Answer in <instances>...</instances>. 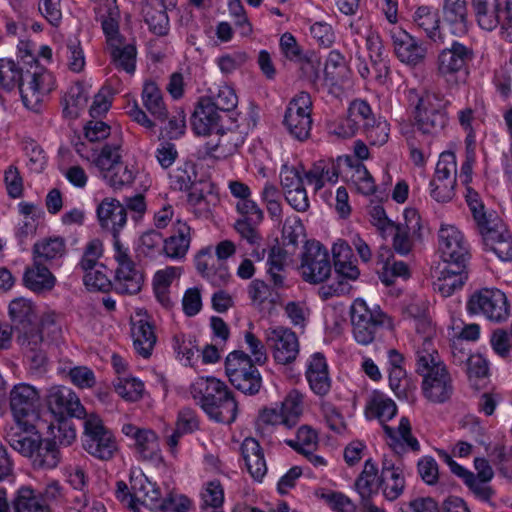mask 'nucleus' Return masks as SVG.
I'll use <instances>...</instances> for the list:
<instances>
[{"instance_id": "1", "label": "nucleus", "mask_w": 512, "mask_h": 512, "mask_svg": "<svg viewBox=\"0 0 512 512\" xmlns=\"http://www.w3.org/2000/svg\"><path fill=\"white\" fill-rule=\"evenodd\" d=\"M431 344V340L425 338L423 348L417 351L416 372L423 376L424 397L432 403L441 404L451 398L454 387L450 373Z\"/></svg>"}, {"instance_id": "2", "label": "nucleus", "mask_w": 512, "mask_h": 512, "mask_svg": "<svg viewBox=\"0 0 512 512\" xmlns=\"http://www.w3.org/2000/svg\"><path fill=\"white\" fill-rule=\"evenodd\" d=\"M190 392L210 419L224 424L235 421L238 405L224 382L215 377H200L191 385Z\"/></svg>"}, {"instance_id": "3", "label": "nucleus", "mask_w": 512, "mask_h": 512, "mask_svg": "<svg viewBox=\"0 0 512 512\" xmlns=\"http://www.w3.org/2000/svg\"><path fill=\"white\" fill-rule=\"evenodd\" d=\"M352 333L363 346L373 343L385 328H392L391 318L378 305L369 307L363 299H356L350 309Z\"/></svg>"}, {"instance_id": "4", "label": "nucleus", "mask_w": 512, "mask_h": 512, "mask_svg": "<svg viewBox=\"0 0 512 512\" xmlns=\"http://www.w3.org/2000/svg\"><path fill=\"white\" fill-rule=\"evenodd\" d=\"M225 371L230 383L246 395L257 394L262 387V377L256 363L244 351L235 350L225 360Z\"/></svg>"}, {"instance_id": "5", "label": "nucleus", "mask_w": 512, "mask_h": 512, "mask_svg": "<svg viewBox=\"0 0 512 512\" xmlns=\"http://www.w3.org/2000/svg\"><path fill=\"white\" fill-rule=\"evenodd\" d=\"M416 96L417 101L413 110V126L424 135H438L448 122L442 99L430 92Z\"/></svg>"}, {"instance_id": "6", "label": "nucleus", "mask_w": 512, "mask_h": 512, "mask_svg": "<svg viewBox=\"0 0 512 512\" xmlns=\"http://www.w3.org/2000/svg\"><path fill=\"white\" fill-rule=\"evenodd\" d=\"M83 449L92 457L108 461L118 450L117 441L102 419L96 414H89L84 419Z\"/></svg>"}, {"instance_id": "7", "label": "nucleus", "mask_w": 512, "mask_h": 512, "mask_svg": "<svg viewBox=\"0 0 512 512\" xmlns=\"http://www.w3.org/2000/svg\"><path fill=\"white\" fill-rule=\"evenodd\" d=\"M113 258L117 263L112 282L113 290L122 295L138 294L144 284V273L136 267L128 248H125L121 241H116L114 245Z\"/></svg>"}, {"instance_id": "8", "label": "nucleus", "mask_w": 512, "mask_h": 512, "mask_svg": "<svg viewBox=\"0 0 512 512\" xmlns=\"http://www.w3.org/2000/svg\"><path fill=\"white\" fill-rule=\"evenodd\" d=\"M39 393L31 385L18 384L10 392V407L15 418V425H22L25 430H34L39 420Z\"/></svg>"}, {"instance_id": "9", "label": "nucleus", "mask_w": 512, "mask_h": 512, "mask_svg": "<svg viewBox=\"0 0 512 512\" xmlns=\"http://www.w3.org/2000/svg\"><path fill=\"white\" fill-rule=\"evenodd\" d=\"M470 314H482L494 322H502L509 317L506 295L499 289L483 288L475 291L467 302Z\"/></svg>"}, {"instance_id": "10", "label": "nucleus", "mask_w": 512, "mask_h": 512, "mask_svg": "<svg viewBox=\"0 0 512 512\" xmlns=\"http://www.w3.org/2000/svg\"><path fill=\"white\" fill-rule=\"evenodd\" d=\"M120 145L105 144L95 163L103 172L104 178L114 189L132 184L135 173L123 161L119 153Z\"/></svg>"}, {"instance_id": "11", "label": "nucleus", "mask_w": 512, "mask_h": 512, "mask_svg": "<svg viewBox=\"0 0 512 512\" xmlns=\"http://www.w3.org/2000/svg\"><path fill=\"white\" fill-rule=\"evenodd\" d=\"M49 326L53 328L52 333H60L61 329L56 325L54 315L44 316L41 320V328L38 325L18 333V343L34 369H39L46 364V343L42 331Z\"/></svg>"}, {"instance_id": "12", "label": "nucleus", "mask_w": 512, "mask_h": 512, "mask_svg": "<svg viewBox=\"0 0 512 512\" xmlns=\"http://www.w3.org/2000/svg\"><path fill=\"white\" fill-rule=\"evenodd\" d=\"M300 269L306 282L319 284L325 281L331 273L327 250L319 242H307Z\"/></svg>"}, {"instance_id": "13", "label": "nucleus", "mask_w": 512, "mask_h": 512, "mask_svg": "<svg viewBox=\"0 0 512 512\" xmlns=\"http://www.w3.org/2000/svg\"><path fill=\"white\" fill-rule=\"evenodd\" d=\"M470 258L471 256L443 259L445 267L433 282L434 290L438 291L443 297H448L456 290L461 289L469 276Z\"/></svg>"}, {"instance_id": "14", "label": "nucleus", "mask_w": 512, "mask_h": 512, "mask_svg": "<svg viewBox=\"0 0 512 512\" xmlns=\"http://www.w3.org/2000/svg\"><path fill=\"white\" fill-rule=\"evenodd\" d=\"M266 344L272 350L275 361L286 365L294 362L299 354V341L295 332L278 326L266 331Z\"/></svg>"}, {"instance_id": "15", "label": "nucleus", "mask_w": 512, "mask_h": 512, "mask_svg": "<svg viewBox=\"0 0 512 512\" xmlns=\"http://www.w3.org/2000/svg\"><path fill=\"white\" fill-rule=\"evenodd\" d=\"M421 218L417 210L406 209L404 223L394 224L387 232L392 235V247L400 255H408L413 241L421 238Z\"/></svg>"}, {"instance_id": "16", "label": "nucleus", "mask_w": 512, "mask_h": 512, "mask_svg": "<svg viewBox=\"0 0 512 512\" xmlns=\"http://www.w3.org/2000/svg\"><path fill=\"white\" fill-rule=\"evenodd\" d=\"M46 402L49 410L60 420L66 416L79 419L88 416L78 396L68 387H51L46 395Z\"/></svg>"}, {"instance_id": "17", "label": "nucleus", "mask_w": 512, "mask_h": 512, "mask_svg": "<svg viewBox=\"0 0 512 512\" xmlns=\"http://www.w3.org/2000/svg\"><path fill=\"white\" fill-rule=\"evenodd\" d=\"M483 244L487 250L495 253L502 261L512 260V236L497 217L479 229Z\"/></svg>"}, {"instance_id": "18", "label": "nucleus", "mask_w": 512, "mask_h": 512, "mask_svg": "<svg viewBox=\"0 0 512 512\" xmlns=\"http://www.w3.org/2000/svg\"><path fill=\"white\" fill-rule=\"evenodd\" d=\"M97 218L103 229L113 235V246L120 241L119 232L127 222L126 207L115 198H104L97 207Z\"/></svg>"}, {"instance_id": "19", "label": "nucleus", "mask_w": 512, "mask_h": 512, "mask_svg": "<svg viewBox=\"0 0 512 512\" xmlns=\"http://www.w3.org/2000/svg\"><path fill=\"white\" fill-rule=\"evenodd\" d=\"M474 58L473 49L458 41L443 49L438 56V72L443 76L453 75L467 68Z\"/></svg>"}, {"instance_id": "20", "label": "nucleus", "mask_w": 512, "mask_h": 512, "mask_svg": "<svg viewBox=\"0 0 512 512\" xmlns=\"http://www.w3.org/2000/svg\"><path fill=\"white\" fill-rule=\"evenodd\" d=\"M29 57L31 58L28 62L30 68L24 71L18 88L24 105L34 109L41 102L43 95V73L37 60L32 55Z\"/></svg>"}, {"instance_id": "21", "label": "nucleus", "mask_w": 512, "mask_h": 512, "mask_svg": "<svg viewBox=\"0 0 512 512\" xmlns=\"http://www.w3.org/2000/svg\"><path fill=\"white\" fill-rule=\"evenodd\" d=\"M394 51L399 60L409 65H417L426 56L427 49L406 31L396 28L391 31Z\"/></svg>"}, {"instance_id": "22", "label": "nucleus", "mask_w": 512, "mask_h": 512, "mask_svg": "<svg viewBox=\"0 0 512 512\" xmlns=\"http://www.w3.org/2000/svg\"><path fill=\"white\" fill-rule=\"evenodd\" d=\"M438 246L442 259L471 256L464 235L455 226H441L438 232Z\"/></svg>"}, {"instance_id": "23", "label": "nucleus", "mask_w": 512, "mask_h": 512, "mask_svg": "<svg viewBox=\"0 0 512 512\" xmlns=\"http://www.w3.org/2000/svg\"><path fill=\"white\" fill-rule=\"evenodd\" d=\"M122 432L134 441V447L143 460H151L157 456L159 441L153 430L126 423L122 426Z\"/></svg>"}, {"instance_id": "24", "label": "nucleus", "mask_w": 512, "mask_h": 512, "mask_svg": "<svg viewBox=\"0 0 512 512\" xmlns=\"http://www.w3.org/2000/svg\"><path fill=\"white\" fill-rule=\"evenodd\" d=\"M12 328L18 333L39 325L36 305L27 298L13 299L8 306Z\"/></svg>"}, {"instance_id": "25", "label": "nucleus", "mask_w": 512, "mask_h": 512, "mask_svg": "<svg viewBox=\"0 0 512 512\" xmlns=\"http://www.w3.org/2000/svg\"><path fill=\"white\" fill-rule=\"evenodd\" d=\"M240 450L251 477L256 481H261L267 473V465L264 451L259 442L252 437H247L243 440Z\"/></svg>"}, {"instance_id": "26", "label": "nucleus", "mask_w": 512, "mask_h": 512, "mask_svg": "<svg viewBox=\"0 0 512 512\" xmlns=\"http://www.w3.org/2000/svg\"><path fill=\"white\" fill-rule=\"evenodd\" d=\"M220 115L216 109L210 106L208 100H199L194 113L191 116V125L197 135H209L213 132L219 134Z\"/></svg>"}, {"instance_id": "27", "label": "nucleus", "mask_w": 512, "mask_h": 512, "mask_svg": "<svg viewBox=\"0 0 512 512\" xmlns=\"http://www.w3.org/2000/svg\"><path fill=\"white\" fill-rule=\"evenodd\" d=\"M306 378L315 394L324 396L330 391L331 379L323 354L318 352L312 355L306 370Z\"/></svg>"}, {"instance_id": "28", "label": "nucleus", "mask_w": 512, "mask_h": 512, "mask_svg": "<svg viewBox=\"0 0 512 512\" xmlns=\"http://www.w3.org/2000/svg\"><path fill=\"white\" fill-rule=\"evenodd\" d=\"M443 20L449 25L451 32L464 35L468 32V2L467 0H444Z\"/></svg>"}, {"instance_id": "29", "label": "nucleus", "mask_w": 512, "mask_h": 512, "mask_svg": "<svg viewBox=\"0 0 512 512\" xmlns=\"http://www.w3.org/2000/svg\"><path fill=\"white\" fill-rule=\"evenodd\" d=\"M55 283V276L38 260H33V265L25 269L23 284L27 289L35 293L40 294L51 291Z\"/></svg>"}, {"instance_id": "30", "label": "nucleus", "mask_w": 512, "mask_h": 512, "mask_svg": "<svg viewBox=\"0 0 512 512\" xmlns=\"http://www.w3.org/2000/svg\"><path fill=\"white\" fill-rule=\"evenodd\" d=\"M414 26L433 42H443L438 12L430 6H419L412 15Z\"/></svg>"}, {"instance_id": "31", "label": "nucleus", "mask_w": 512, "mask_h": 512, "mask_svg": "<svg viewBox=\"0 0 512 512\" xmlns=\"http://www.w3.org/2000/svg\"><path fill=\"white\" fill-rule=\"evenodd\" d=\"M33 431L25 430L22 425H13L6 430L5 439L15 451L31 459L41 438L36 433L29 435Z\"/></svg>"}, {"instance_id": "32", "label": "nucleus", "mask_w": 512, "mask_h": 512, "mask_svg": "<svg viewBox=\"0 0 512 512\" xmlns=\"http://www.w3.org/2000/svg\"><path fill=\"white\" fill-rule=\"evenodd\" d=\"M131 332L137 353L144 358H149L157 340L152 324L147 318H141L132 322Z\"/></svg>"}, {"instance_id": "33", "label": "nucleus", "mask_w": 512, "mask_h": 512, "mask_svg": "<svg viewBox=\"0 0 512 512\" xmlns=\"http://www.w3.org/2000/svg\"><path fill=\"white\" fill-rule=\"evenodd\" d=\"M132 497L151 509L160 508L163 501L161 491L155 483L149 481L145 476L137 477L132 480Z\"/></svg>"}, {"instance_id": "34", "label": "nucleus", "mask_w": 512, "mask_h": 512, "mask_svg": "<svg viewBox=\"0 0 512 512\" xmlns=\"http://www.w3.org/2000/svg\"><path fill=\"white\" fill-rule=\"evenodd\" d=\"M144 20L152 33L165 36L169 32V18L163 0H151L144 8Z\"/></svg>"}, {"instance_id": "35", "label": "nucleus", "mask_w": 512, "mask_h": 512, "mask_svg": "<svg viewBox=\"0 0 512 512\" xmlns=\"http://www.w3.org/2000/svg\"><path fill=\"white\" fill-rule=\"evenodd\" d=\"M61 459L60 451L56 442L50 439L40 438L30 459L35 469H54L57 467Z\"/></svg>"}, {"instance_id": "36", "label": "nucleus", "mask_w": 512, "mask_h": 512, "mask_svg": "<svg viewBox=\"0 0 512 512\" xmlns=\"http://www.w3.org/2000/svg\"><path fill=\"white\" fill-rule=\"evenodd\" d=\"M190 227L178 222L175 233L164 239L163 253L172 259L183 258L190 246Z\"/></svg>"}, {"instance_id": "37", "label": "nucleus", "mask_w": 512, "mask_h": 512, "mask_svg": "<svg viewBox=\"0 0 512 512\" xmlns=\"http://www.w3.org/2000/svg\"><path fill=\"white\" fill-rule=\"evenodd\" d=\"M15 512H49V504L29 486L19 488L12 500Z\"/></svg>"}, {"instance_id": "38", "label": "nucleus", "mask_w": 512, "mask_h": 512, "mask_svg": "<svg viewBox=\"0 0 512 512\" xmlns=\"http://www.w3.org/2000/svg\"><path fill=\"white\" fill-rule=\"evenodd\" d=\"M142 100L146 109L159 121L168 118V111L164 104L162 92L153 81L145 82L142 90Z\"/></svg>"}, {"instance_id": "39", "label": "nucleus", "mask_w": 512, "mask_h": 512, "mask_svg": "<svg viewBox=\"0 0 512 512\" xmlns=\"http://www.w3.org/2000/svg\"><path fill=\"white\" fill-rule=\"evenodd\" d=\"M242 143L243 138L236 131L223 132L221 130L220 137L215 144L210 142L206 144V152L217 159L226 158L235 153Z\"/></svg>"}, {"instance_id": "40", "label": "nucleus", "mask_w": 512, "mask_h": 512, "mask_svg": "<svg viewBox=\"0 0 512 512\" xmlns=\"http://www.w3.org/2000/svg\"><path fill=\"white\" fill-rule=\"evenodd\" d=\"M396 413L397 407L394 401L376 392L365 408V415L368 419L377 418L381 423L392 419Z\"/></svg>"}, {"instance_id": "41", "label": "nucleus", "mask_w": 512, "mask_h": 512, "mask_svg": "<svg viewBox=\"0 0 512 512\" xmlns=\"http://www.w3.org/2000/svg\"><path fill=\"white\" fill-rule=\"evenodd\" d=\"M113 64L129 74L135 71L136 47L133 44H125L124 39L119 43L108 46Z\"/></svg>"}, {"instance_id": "42", "label": "nucleus", "mask_w": 512, "mask_h": 512, "mask_svg": "<svg viewBox=\"0 0 512 512\" xmlns=\"http://www.w3.org/2000/svg\"><path fill=\"white\" fill-rule=\"evenodd\" d=\"M65 253V241L61 237L47 238L33 245V260L43 263L62 257Z\"/></svg>"}, {"instance_id": "43", "label": "nucleus", "mask_w": 512, "mask_h": 512, "mask_svg": "<svg viewBox=\"0 0 512 512\" xmlns=\"http://www.w3.org/2000/svg\"><path fill=\"white\" fill-rule=\"evenodd\" d=\"M287 258V251L280 246H273L268 254V274L275 288L284 287L285 275V262Z\"/></svg>"}, {"instance_id": "44", "label": "nucleus", "mask_w": 512, "mask_h": 512, "mask_svg": "<svg viewBox=\"0 0 512 512\" xmlns=\"http://www.w3.org/2000/svg\"><path fill=\"white\" fill-rule=\"evenodd\" d=\"M302 395L297 390H292L281 403L280 411L283 413L284 426L288 429L295 427L302 414Z\"/></svg>"}, {"instance_id": "45", "label": "nucleus", "mask_w": 512, "mask_h": 512, "mask_svg": "<svg viewBox=\"0 0 512 512\" xmlns=\"http://www.w3.org/2000/svg\"><path fill=\"white\" fill-rule=\"evenodd\" d=\"M87 99L84 87L79 83L73 85L64 98L63 115L71 119L77 118L85 108Z\"/></svg>"}, {"instance_id": "46", "label": "nucleus", "mask_w": 512, "mask_h": 512, "mask_svg": "<svg viewBox=\"0 0 512 512\" xmlns=\"http://www.w3.org/2000/svg\"><path fill=\"white\" fill-rule=\"evenodd\" d=\"M392 257L391 251L388 247H381L379 251V261L384 264L383 268L385 272H383L381 276V280L387 286L392 285L394 277L397 276H407L409 274L408 266L402 261H394L390 263V258Z\"/></svg>"}, {"instance_id": "47", "label": "nucleus", "mask_w": 512, "mask_h": 512, "mask_svg": "<svg viewBox=\"0 0 512 512\" xmlns=\"http://www.w3.org/2000/svg\"><path fill=\"white\" fill-rule=\"evenodd\" d=\"M210 95L202 97L203 100H208L210 106L217 111L231 112L234 110L238 103V97L235 91L227 86H219L217 92L214 93L210 90Z\"/></svg>"}, {"instance_id": "48", "label": "nucleus", "mask_w": 512, "mask_h": 512, "mask_svg": "<svg viewBox=\"0 0 512 512\" xmlns=\"http://www.w3.org/2000/svg\"><path fill=\"white\" fill-rule=\"evenodd\" d=\"M366 46L369 51V59L375 77L378 80L387 77L389 74V67L384 60L382 52V44L378 36H368L366 39Z\"/></svg>"}, {"instance_id": "49", "label": "nucleus", "mask_w": 512, "mask_h": 512, "mask_svg": "<svg viewBox=\"0 0 512 512\" xmlns=\"http://www.w3.org/2000/svg\"><path fill=\"white\" fill-rule=\"evenodd\" d=\"M379 486L382 488L383 495L387 500H396L402 494L405 487L403 471L386 472L385 476H380Z\"/></svg>"}, {"instance_id": "50", "label": "nucleus", "mask_w": 512, "mask_h": 512, "mask_svg": "<svg viewBox=\"0 0 512 512\" xmlns=\"http://www.w3.org/2000/svg\"><path fill=\"white\" fill-rule=\"evenodd\" d=\"M24 71L14 61L0 59V86L7 91L18 87Z\"/></svg>"}, {"instance_id": "51", "label": "nucleus", "mask_w": 512, "mask_h": 512, "mask_svg": "<svg viewBox=\"0 0 512 512\" xmlns=\"http://www.w3.org/2000/svg\"><path fill=\"white\" fill-rule=\"evenodd\" d=\"M283 123L291 136L303 141L310 136L312 118L285 113Z\"/></svg>"}, {"instance_id": "52", "label": "nucleus", "mask_w": 512, "mask_h": 512, "mask_svg": "<svg viewBox=\"0 0 512 512\" xmlns=\"http://www.w3.org/2000/svg\"><path fill=\"white\" fill-rule=\"evenodd\" d=\"M434 179L437 181H457V164L456 156L451 151H445L440 154L439 160L436 164Z\"/></svg>"}, {"instance_id": "53", "label": "nucleus", "mask_w": 512, "mask_h": 512, "mask_svg": "<svg viewBox=\"0 0 512 512\" xmlns=\"http://www.w3.org/2000/svg\"><path fill=\"white\" fill-rule=\"evenodd\" d=\"M164 239L157 230L144 232L139 239V251L147 257H156L163 253Z\"/></svg>"}, {"instance_id": "54", "label": "nucleus", "mask_w": 512, "mask_h": 512, "mask_svg": "<svg viewBox=\"0 0 512 512\" xmlns=\"http://www.w3.org/2000/svg\"><path fill=\"white\" fill-rule=\"evenodd\" d=\"M466 202L472 212L478 230L481 229L482 226H486L493 221L494 217H492V215H486L484 211V204L482 203L478 192L471 187H467Z\"/></svg>"}, {"instance_id": "55", "label": "nucleus", "mask_w": 512, "mask_h": 512, "mask_svg": "<svg viewBox=\"0 0 512 512\" xmlns=\"http://www.w3.org/2000/svg\"><path fill=\"white\" fill-rule=\"evenodd\" d=\"M115 391L123 399L131 402L139 400L143 392V383L135 378H118Z\"/></svg>"}, {"instance_id": "56", "label": "nucleus", "mask_w": 512, "mask_h": 512, "mask_svg": "<svg viewBox=\"0 0 512 512\" xmlns=\"http://www.w3.org/2000/svg\"><path fill=\"white\" fill-rule=\"evenodd\" d=\"M364 133L370 145L381 146L388 141L389 124L385 120L375 119L363 127Z\"/></svg>"}, {"instance_id": "57", "label": "nucleus", "mask_w": 512, "mask_h": 512, "mask_svg": "<svg viewBox=\"0 0 512 512\" xmlns=\"http://www.w3.org/2000/svg\"><path fill=\"white\" fill-rule=\"evenodd\" d=\"M345 69L346 62L344 56L337 50L330 51L324 69L326 80L331 84L337 83L342 78V72Z\"/></svg>"}, {"instance_id": "58", "label": "nucleus", "mask_w": 512, "mask_h": 512, "mask_svg": "<svg viewBox=\"0 0 512 512\" xmlns=\"http://www.w3.org/2000/svg\"><path fill=\"white\" fill-rule=\"evenodd\" d=\"M459 365H467V373L469 377L482 378L486 377L489 372L488 362L481 355H471L469 352H463L459 357Z\"/></svg>"}, {"instance_id": "59", "label": "nucleus", "mask_w": 512, "mask_h": 512, "mask_svg": "<svg viewBox=\"0 0 512 512\" xmlns=\"http://www.w3.org/2000/svg\"><path fill=\"white\" fill-rule=\"evenodd\" d=\"M317 440L316 432L311 427L304 425L298 429L296 439L287 440L286 444L301 454L303 450L314 448Z\"/></svg>"}, {"instance_id": "60", "label": "nucleus", "mask_w": 512, "mask_h": 512, "mask_svg": "<svg viewBox=\"0 0 512 512\" xmlns=\"http://www.w3.org/2000/svg\"><path fill=\"white\" fill-rule=\"evenodd\" d=\"M351 120H353L355 125L360 127V123L364 127L368 122H373L376 119L373 116L372 109L370 105L364 100H354L351 102L348 115Z\"/></svg>"}, {"instance_id": "61", "label": "nucleus", "mask_w": 512, "mask_h": 512, "mask_svg": "<svg viewBox=\"0 0 512 512\" xmlns=\"http://www.w3.org/2000/svg\"><path fill=\"white\" fill-rule=\"evenodd\" d=\"M417 470L421 479L427 485H435L439 479V467L431 456L422 457L417 463Z\"/></svg>"}, {"instance_id": "62", "label": "nucleus", "mask_w": 512, "mask_h": 512, "mask_svg": "<svg viewBox=\"0 0 512 512\" xmlns=\"http://www.w3.org/2000/svg\"><path fill=\"white\" fill-rule=\"evenodd\" d=\"M283 195L285 197L286 202L295 211L299 213H304L309 210L310 202L304 185H301L300 187H297L292 190H287V192L283 193Z\"/></svg>"}, {"instance_id": "63", "label": "nucleus", "mask_w": 512, "mask_h": 512, "mask_svg": "<svg viewBox=\"0 0 512 512\" xmlns=\"http://www.w3.org/2000/svg\"><path fill=\"white\" fill-rule=\"evenodd\" d=\"M312 100L307 92L298 93L289 103L285 113L291 115L311 117Z\"/></svg>"}, {"instance_id": "64", "label": "nucleus", "mask_w": 512, "mask_h": 512, "mask_svg": "<svg viewBox=\"0 0 512 512\" xmlns=\"http://www.w3.org/2000/svg\"><path fill=\"white\" fill-rule=\"evenodd\" d=\"M236 208L242 216L239 220L250 221L251 223H261L263 220V211L250 197L239 200Z\"/></svg>"}]
</instances>
